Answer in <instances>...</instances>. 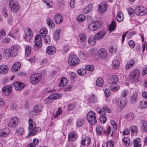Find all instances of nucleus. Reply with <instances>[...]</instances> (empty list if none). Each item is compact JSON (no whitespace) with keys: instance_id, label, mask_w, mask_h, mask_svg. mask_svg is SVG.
Listing matches in <instances>:
<instances>
[{"instance_id":"nucleus-31","label":"nucleus","mask_w":147,"mask_h":147,"mask_svg":"<svg viewBox=\"0 0 147 147\" xmlns=\"http://www.w3.org/2000/svg\"><path fill=\"white\" fill-rule=\"evenodd\" d=\"M93 8V5L92 4H89L86 7L84 10V13L86 14L88 13L90 11H92Z\"/></svg>"},{"instance_id":"nucleus-41","label":"nucleus","mask_w":147,"mask_h":147,"mask_svg":"<svg viewBox=\"0 0 147 147\" xmlns=\"http://www.w3.org/2000/svg\"><path fill=\"white\" fill-rule=\"evenodd\" d=\"M141 123L142 124L144 131L147 132V121L144 120H142L141 121Z\"/></svg>"},{"instance_id":"nucleus-51","label":"nucleus","mask_w":147,"mask_h":147,"mask_svg":"<svg viewBox=\"0 0 147 147\" xmlns=\"http://www.w3.org/2000/svg\"><path fill=\"white\" fill-rule=\"evenodd\" d=\"M119 87L117 85H111L110 86V89L113 91H116L119 89Z\"/></svg>"},{"instance_id":"nucleus-9","label":"nucleus","mask_w":147,"mask_h":147,"mask_svg":"<svg viewBox=\"0 0 147 147\" xmlns=\"http://www.w3.org/2000/svg\"><path fill=\"white\" fill-rule=\"evenodd\" d=\"M42 78V76L40 74L35 73L32 74L30 77L31 83L34 85L37 84Z\"/></svg>"},{"instance_id":"nucleus-3","label":"nucleus","mask_w":147,"mask_h":147,"mask_svg":"<svg viewBox=\"0 0 147 147\" xmlns=\"http://www.w3.org/2000/svg\"><path fill=\"white\" fill-rule=\"evenodd\" d=\"M68 63L71 66H76L79 63V59L77 55H71L69 57Z\"/></svg>"},{"instance_id":"nucleus-62","label":"nucleus","mask_w":147,"mask_h":147,"mask_svg":"<svg viewBox=\"0 0 147 147\" xmlns=\"http://www.w3.org/2000/svg\"><path fill=\"white\" fill-rule=\"evenodd\" d=\"M128 44L130 47L132 48H134L135 46V44L132 40H129L128 42Z\"/></svg>"},{"instance_id":"nucleus-6","label":"nucleus","mask_w":147,"mask_h":147,"mask_svg":"<svg viewBox=\"0 0 147 147\" xmlns=\"http://www.w3.org/2000/svg\"><path fill=\"white\" fill-rule=\"evenodd\" d=\"M140 73V71L138 69L134 70L130 75L131 80L133 82L139 81Z\"/></svg>"},{"instance_id":"nucleus-10","label":"nucleus","mask_w":147,"mask_h":147,"mask_svg":"<svg viewBox=\"0 0 147 147\" xmlns=\"http://www.w3.org/2000/svg\"><path fill=\"white\" fill-rule=\"evenodd\" d=\"M25 34L23 38L26 41L30 42L32 37V32L30 28L26 29L24 30Z\"/></svg>"},{"instance_id":"nucleus-63","label":"nucleus","mask_w":147,"mask_h":147,"mask_svg":"<svg viewBox=\"0 0 147 147\" xmlns=\"http://www.w3.org/2000/svg\"><path fill=\"white\" fill-rule=\"evenodd\" d=\"M2 13L3 15L5 17H6L7 16V10L5 8L2 9Z\"/></svg>"},{"instance_id":"nucleus-28","label":"nucleus","mask_w":147,"mask_h":147,"mask_svg":"<svg viewBox=\"0 0 147 147\" xmlns=\"http://www.w3.org/2000/svg\"><path fill=\"white\" fill-rule=\"evenodd\" d=\"M55 20L57 24H60L62 22L63 18L60 15L57 14L55 16Z\"/></svg>"},{"instance_id":"nucleus-34","label":"nucleus","mask_w":147,"mask_h":147,"mask_svg":"<svg viewBox=\"0 0 147 147\" xmlns=\"http://www.w3.org/2000/svg\"><path fill=\"white\" fill-rule=\"evenodd\" d=\"M116 22L115 21L113 20L111 23L110 24L109 27V29L110 32L114 30L115 28Z\"/></svg>"},{"instance_id":"nucleus-56","label":"nucleus","mask_w":147,"mask_h":147,"mask_svg":"<svg viewBox=\"0 0 147 147\" xmlns=\"http://www.w3.org/2000/svg\"><path fill=\"white\" fill-rule=\"evenodd\" d=\"M128 12L129 14L131 16H133L134 15V11L131 8H128L127 9Z\"/></svg>"},{"instance_id":"nucleus-52","label":"nucleus","mask_w":147,"mask_h":147,"mask_svg":"<svg viewBox=\"0 0 147 147\" xmlns=\"http://www.w3.org/2000/svg\"><path fill=\"white\" fill-rule=\"evenodd\" d=\"M69 50V48L67 45H65L63 47V49L61 50L62 52L63 53H66L68 52Z\"/></svg>"},{"instance_id":"nucleus-40","label":"nucleus","mask_w":147,"mask_h":147,"mask_svg":"<svg viewBox=\"0 0 147 147\" xmlns=\"http://www.w3.org/2000/svg\"><path fill=\"white\" fill-rule=\"evenodd\" d=\"M103 80L102 78H99L96 82V84L98 86L102 87L103 85Z\"/></svg>"},{"instance_id":"nucleus-45","label":"nucleus","mask_w":147,"mask_h":147,"mask_svg":"<svg viewBox=\"0 0 147 147\" xmlns=\"http://www.w3.org/2000/svg\"><path fill=\"white\" fill-rule=\"evenodd\" d=\"M47 24L49 27L50 28H53L55 24L53 21L50 19H47Z\"/></svg>"},{"instance_id":"nucleus-25","label":"nucleus","mask_w":147,"mask_h":147,"mask_svg":"<svg viewBox=\"0 0 147 147\" xmlns=\"http://www.w3.org/2000/svg\"><path fill=\"white\" fill-rule=\"evenodd\" d=\"M21 65L18 62H16L12 67L11 71L12 72H14L19 70L20 67Z\"/></svg>"},{"instance_id":"nucleus-26","label":"nucleus","mask_w":147,"mask_h":147,"mask_svg":"<svg viewBox=\"0 0 147 147\" xmlns=\"http://www.w3.org/2000/svg\"><path fill=\"white\" fill-rule=\"evenodd\" d=\"M105 32L103 30L99 31L95 36L96 39L98 40L102 39L105 35Z\"/></svg>"},{"instance_id":"nucleus-35","label":"nucleus","mask_w":147,"mask_h":147,"mask_svg":"<svg viewBox=\"0 0 147 147\" xmlns=\"http://www.w3.org/2000/svg\"><path fill=\"white\" fill-rule=\"evenodd\" d=\"M61 94L57 93H54L52 94L51 95L49 96V97L51 99H57L61 97Z\"/></svg>"},{"instance_id":"nucleus-39","label":"nucleus","mask_w":147,"mask_h":147,"mask_svg":"<svg viewBox=\"0 0 147 147\" xmlns=\"http://www.w3.org/2000/svg\"><path fill=\"white\" fill-rule=\"evenodd\" d=\"M130 130L131 133L133 135H136L137 132L138 128L135 125H133L131 127Z\"/></svg>"},{"instance_id":"nucleus-7","label":"nucleus","mask_w":147,"mask_h":147,"mask_svg":"<svg viewBox=\"0 0 147 147\" xmlns=\"http://www.w3.org/2000/svg\"><path fill=\"white\" fill-rule=\"evenodd\" d=\"M134 12L136 15L142 16L147 13V9L141 6H138L136 7Z\"/></svg>"},{"instance_id":"nucleus-32","label":"nucleus","mask_w":147,"mask_h":147,"mask_svg":"<svg viewBox=\"0 0 147 147\" xmlns=\"http://www.w3.org/2000/svg\"><path fill=\"white\" fill-rule=\"evenodd\" d=\"M88 100L90 103H95L97 101V98L94 94H91L88 98Z\"/></svg>"},{"instance_id":"nucleus-46","label":"nucleus","mask_w":147,"mask_h":147,"mask_svg":"<svg viewBox=\"0 0 147 147\" xmlns=\"http://www.w3.org/2000/svg\"><path fill=\"white\" fill-rule=\"evenodd\" d=\"M123 141L125 144V146L126 147L128 146L130 142L129 139L127 137H125L123 139Z\"/></svg>"},{"instance_id":"nucleus-11","label":"nucleus","mask_w":147,"mask_h":147,"mask_svg":"<svg viewBox=\"0 0 147 147\" xmlns=\"http://www.w3.org/2000/svg\"><path fill=\"white\" fill-rule=\"evenodd\" d=\"M18 119L15 117L11 119L10 122L8 124V126L11 128H15L18 125Z\"/></svg>"},{"instance_id":"nucleus-30","label":"nucleus","mask_w":147,"mask_h":147,"mask_svg":"<svg viewBox=\"0 0 147 147\" xmlns=\"http://www.w3.org/2000/svg\"><path fill=\"white\" fill-rule=\"evenodd\" d=\"M67 78L65 77L61 79L59 86L60 87H63L67 84Z\"/></svg>"},{"instance_id":"nucleus-58","label":"nucleus","mask_w":147,"mask_h":147,"mask_svg":"<svg viewBox=\"0 0 147 147\" xmlns=\"http://www.w3.org/2000/svg\"><path fill=\"white\" fill-rule=\"evenodd\" d=\"M80 40L82 42H84L86 40V36L85 34H82L80 36Z\"/></svg>"},{"instance_id":"nucleus-50","label":"nucleus","mask_w":147,"mask_h":147,"mask_svg":"<svg viewBox=\"0 0 147 147\" xmlns=\"http://www.w3.org/2000/svg\"><path fill=\"white\" fill-rule=\"evenodd\" d=\"M99 119L100 122L104 123L106 122L107 119L105 116L102 115L100 116Z\"/></svg>"},{"instance_id":"nucleus-8","label":"nucleus","mask_w":147,"mask_h":147,"mask_svg":"<svg viewBox=\"0 0 147 147\" xmlns=\"http://www.w3.org/2000/svg\"><path fill=\"white\" fill-rule=\"evenodd\" d=\"M9 5L11 10L14 13H17L19 10V6L15 0H11L9 2Z\"/></svg>"},{"instance_id":"nucleus-20","label":"nucleus","mask_w":147,"mask_h":147,"mask_svg":"<svg viewBox=\"0 0 147 147\" xmlns=\"http://www.w3.org/2000/svg\"><path fill=\"white\" fill-rule=\"evenodd\" d=\"M127 99L126 97H121L119 100V104L121 106V108H123L125 106L126 102Z\"/></svg>"},{"instance_id":"nucleus-14","label":"nucleus","mask_w":147,"mask_h":147,"mask_svg":"<svg viewBox=\"0 0 147 147\" xmlns=\"http://www.w3.org/2000/svg\"><path fill=\"white\" fill-rule=\"evenodd\" d=\"M96 111L99 113L102 114H105V112L108 113L110 112V110L105 105H104L102 109L100 107H98L96 109Z\"/></svg>"},{"instance_id":"nucleus-37","label":"nucleus","mask_w":147,"mask_h":147,"mask_svg":"<svg viewBox=\"0 0 147 147\" xmlns=\"http://www.w3.org/2000/svg\"><path fill=\"white\" fill-rule=\"evenodd\" d=\"M60 30L59 29H57L54 33V38L56 40H58L59 38Z\"/></svg>"},{"instance_id":"nucleus-61","label":"nucleus","mask_w":147,"mask_h":147,"mask_svg":"<svg viewBox=\"0 0 147 147\" xmlns=\"http://www.w3.org/2000/svg\"><path fill=\"white\" fill-rule=\"evenodd\" d=\"M52 99H51V98L49 97V96L47 98L45 99L44 100L45 102V103L47 104H49L51 102H52Z\"/></svg>"},{"instance_id":"nucleus-18","label":"nucleus","mask_w":147,"mask_h":147,"mask_svg":"<svg viewBox=\"0 0 147 147\" xmlns=\"http://www.w3.org/2000/svg\"><path fill=\"white\" fill-rule=\"evenodd\" d=\"M10 132L9 129L5 128L0 130V137H5L7 136Z\"/></svg>"},{"instance_id":"nucleus-43","label":"nucleus","mask_w":147,"mask_h":147,"mask_svg":"<svg viewBox=\"0 0 147 147\" xmlns=\"http://www.w3.org/2000/svg\"><path fill=\"white\" fill-rule=\"evenodd\" d=\"M86 70L84 69H80L77 71L78 74L81 76L84 75L86 73Z\"/></svg>"},{"instance_id":"nucleus-47","label":"nucleus","mask_w":147,"mask_h":147,"mask_svg":"<svg viewBox=\"0 0 147 147\" xmlns=\"http://www.w3.org/2000/svg\"><path fill=\"white\" fill-rule=\"evenodd\" d=\"M140 106L142 109L147 107V102L144 101H141L140 103Z\"/></svg>"},{"instance_id":"nucleus-57","label":"nucleus","mask_w":147,"mask_h":147,"mask_svg":"<svg viewBox=\"0 0 147 147\" xmlns=\"http://www.w3.org/2000/svg\"><path fill=\"white\" fill-rule=\"evenodd\" d=\"M140 142V140L139 138H137L134 140L132 143L133 145L140 144L139 143Z\"/></svg>"},{"instance_id":"nucleus-48","label":"nucleus","mask_w":147,"mask_h":147,"mask_svg":"<svg viewBox=\"0 0 147 147\" xmlns=\"http://www.w3.org/2000/svg\"><path fill=\"white\" fill-rule=\"evenodd\" d=\"M96 132L98 134H100L103 131L102 127L99 125H97L96 127Z\"/></svg>"},{"instance_id":"nucleus-53","label":"nucleus","mask_w":147,"mask_h":147,"mask_svg":"<svg viewBox=\"0 0 147 147\" xmlns=\"http://www.w3.org/2000/svg\"><path fill=\"white\" fill-rule=\"evenodd\" d=\"M83 120L81 119H78L76 125L78 127H81L83 124Z\"/></svg>"},{"instance_id":"nucleus-17","label":"nucleus","mask_w":147,"mask_h":147,"mask_svg":"<svg viewBox=\"0 0 147 147\" xmlns=\"http://www.w3.org/2000/svg\"><path fill=\"white\" fill-rule=\"evenodd\" d=\"M118 81V78L115 75L111 76L109 79V82L111 84H115L117 83Z\"/></svg>"},{"instance_id":"nucleus-29","label":"nucleus","mask_w":147,"mask_h":147,"mask_svg":"<svg viewBox=\"0 0 147 147\" xmlns=\"http://www.w3.org/2000/svg\"><path fill=\"white\" fill-rule=\"evenodd\" d=\"M135 63V61L134 60H131L128 61L125 66L126 69H129L132 67Z\"/></svg>"},{"instance_id":"nucleus-19","label":"nucleus","mask_w":147,"mask_h":147,"mask_svg":"<svg viewBox=\"0 0 147 147\" xmlns=\"http://www.w3.org/2000/svg\"><path fill=\"white\" fill-rule=\"evenodd\" d=\"M2 90L3 91V94L7 95L11 92L12 88L10 86H5L3 88Z\"/></svg>"},{"instance_id":"nucleus-21","label":"nucleus","mask_w":147,"mask_h":147,"mask_svg":"<svg viewBox=\"0 0 147 147\" xmlns=\"http://www.w3.org/2000/svg\"><path fill=\"white\" fill-rule=\"evenodd\" d=\"M56 51V48L53 46H50L47 47L46 51V53L49 55L54 54Z\"/></svg>"},{"instance_id":"nucleus-42","label":"nucleus","mask_w":147,"mask_h":147,"mask_svg":"<svg viewBox=\"0 0 147 147\" xmlns=\"http://www.w3.org/2000/svg\"><path fill=\"white\" fill-rule=\"evenodd\" d=\"M126 118L129 121L132 120L134 116V115L131 113H129L125 115Z\"/></svg>"},{"instance_id":"nucleus-2","label":"nucleus","mask_w":147,"mask_h":147,"mask_svg":"<svg viewBox=\"0 0 147 147\" xmlns=\"http://www.w3.org/2000/svg\"><path fill=\"white\" fill-rule=\"evenodd\" d=\"M29 128L28 129H32L30 131L28 134L29 136H34L40 131V129L38 127H36L35 123L31 119H28Z\"/></svg>"},{"instance_id":"nucleus-4","label":"nucleus","mask_w":147,"mask_h":147,"mask_svg":"<svg viewBox=\"0 0 147 147\" xmlns=\"http://www.w3.org/2000/svg\"><path fill=\"white\" fill-rule=\"evenodd\" d=\"M101 22L98 21H93L88 25V28L90 31H94L101 27Z\"/></svg>"},{"instance_id":"nucleus-44","label":"nucleus","mask_w":147,"mask_h":147,"mask_svg":"<svg viewBox=\"0 0 147 147\" xmlns=\"http://www.w3.org/2000/svg\"><path fill=\"white\" fill-rule=\"evenodd\" d=\"M31 47L30 46H27L26 48L25 55L26 56H28L30 54Z\"/></svg>"},{"instance_id":"nucleus-64","label":"nucleus","mask_w":147,"mask_h":147,"mask_svg":"<svg viewBox=\"0 0 147 147\" xmlns=\"http://www.w3.org/2000/svg\"><path fill=\"white\" fill-rule=\"evenodd\" d=\"M17 107V106L16 103H13L11 104L10 107V108L13 110L16 109Z\"/></svg>"},{"instance_id":"nucleus-36","label":"nucleus","mask_w":147,"mask_h":147,"mask_svg":"<svg viewBox=\"0 0 147 147\" xmlns=\"http://www.w3.org/2000/svg\"><path fill=\"white\" fill-rule=\"evenodd\" d=\"M86 19V16L83 14L80 15L76 17L77 20L80 22L85 20Z\"/></svg>"},{"instance_id":"nucleus-49","label":"nucleus","mask_w":147,"mask_h":147,"mask_svg":"<svg viewBox=\"0 0 147 147\" xmlns=\"http://www.w3.org/2000/svg\"><path fill=\"white\" fill-rule=\"evenodd\" d=\"M85 69L88 71H92L94 69V66L92 65H87L85 67Z\"/></svg>"},{"instance_id":"nucleus-22","label":"nucleus","mask_w":147,"mask_h":147,"mask_svg":"<svg viewBox=\"0 0 147 147\" xmlns=\"http://www.w3.org/2000/svg\"><path fill=\"white\" fill-rule=\"evenodd\" d=\"M78 137L77 134L75 132L70 133L68 136V140L70 141L74 142L76 140Z\"/></svg>"},{"instance_id":"nucleus-33","label":"nucleus","mask_w":147,"mask_h":147,"mask_svg":"<svg viewBox=\"0 0 147 147\" xmlns=\"http://www.w3.org/2000/svg\"><path fill=\"white\" fill-rule=\"evenodd\" d=\"M123 19V15L122 13L121 12H119L117 15L116 19L118 22H121Z\"/></svg>"},{"instance_id":"nucleus-13","label":"nucleus","mask_w":147,"mask_h":147,"mask_svg":"<svg viewBox=\"0 0 147 147\" xmlns=\"http://www.w3.org/2000/svg\"><path fill=\"white\" fill-rule=\"evenodd\" d=\"M15 89L17 90H20L25 87V84L22 82H16L13 84Z\"/></svg>"},{"instance_id":"nucleus-59","label":"nucleus","mask_w":147,"mask_h":147,"mask_svg":"<svg viewBox=\"0 0 147 147\" xmlns=\"http://www.w3.org/2000/svg\"><path fill=\"white\" fill-rule=\"evenodd\" d=\"M111 132V127L110 126H108V128L107 129V131L104 130L103 132L105 133L106 134L107 136H108L109 134Z\"/></svg>"},{"instance_id":"nucleus-15","label":"nucleus","mask_w":147,"mask_h":147,"mask_svg":"<svg viewBox=\"0 0 147 147\" xmlns=\"http://www.w3.org/2000/svg\"><path fill=\"white\" fill-rule=\"evenodd\" d=\"M18 52V47L15 46L11 47L9 52L10 55L13 57L16 56L17 55Z\"/></svg>"},{"instance_id":"nucleus-38","label":"nucleus","mask_w":147,"mask_h":147,"mask_svg":"<svg viewBox=\"0 0 147 147\" xmlns=\"http://www.w3.org/2000/svg\"><path fill=\"white\" fill-rule=\"evenodd\" d=\"M119 64V62L118 60H114L112 61V65L113 68L115 69L118 68Z\"/></svg>"},{"instance_id":"nucleus-24","label":"nucleus","mask_w":147,"mask_h":147,"mask_svg":"<svg viewBox=\"0 0 147 147\" xmlns=\"http://www.w3.org/2000/svg\"><path fill=\"white\" fill-rule=\"evenodd\" d=\"M8 68L7 65H1L0 66V73L5 74L7 73Z\"/></svg>"},{"instance_id":"nucleus-55","label":"nucleus","mask_w":147,"mask_h":147,"mask_svg":"<svg viewBox=\"0 0 147 147\" xmlns=\"http://www.w3.org/2000/svg\"><path fill=\"white\" fill-rule=\"evenodd\" d=\"M77 75L74 72H71L70 73V79L72 80H74L76 78Z\"/></svg>"},{"instance_id":"nucleus-54","label":"nucleus","mask_w":147,"mask_h":147,"mask_svg":"<svg viewBox=\"0 0 147 147\" xmlns=\"http://www.w3.org/2000/svg\"><path fill=\"white\" fill-rule=\"evenodd\" d=\"M114 142L113 141H109L107 144V147H113L114 146Z\"/></svg>"},{"instance_id":"nucleus-12","label":"nucleus","mask_w":147,"mask_h":147,"mask_svg":"<svg viewBox=\"0 0 147 147\" xmlns=\"http://www.w3.org/2000/svg\"><path fill=\"white\" fill-rule=\"evenodd\" d=\"M42 109V107L40 105L35 106L33 111H30L29 114L32 116H34L38 115L40 112H41Z\"/></svg>"},{"instance_id":"nucleus-1","label":"nucleus","mask_w":147,"mask_h":147,"mask_svg":"<svg viewBox=\"0 0 147 147\" xmlns=\"http://www.w3.org/2000/svg\"><path fill=\"white\" fill-rule=\"evenodd\" d=\"M40 35L37 34L35 37L34 45L33 46L35 50H38L42 46L41 37L44 38L47 33V29L46 28H43L41 29L39 31Z\"/></svg>"},{"instance_id":"nucleus-60","label":"nucleus","mask_w":147,"mask_h":147,"mask_svg":"<svg viewBox=\"0 0 147 147\" xmlns=\"http://www.w3.org/2000/svg\"><path fill=\"white\" fill-rule=\"evenodd\" d=\"M105 93L106 97H109L110 95V91L109 89L108 88H105Z\"/></svg>"},{"instance_id":"nucleus-5","label":"nucleus","mask_w":147,"mask_h":147,"mask_svg":"<svg viewBox=\"0 0 147 147\" xmlns=\"http://www.w3.org/2000/svg\"><path fill=\"white\" fill-rule=\"evenodd\" d=\"M89 123L92 125H95L97 122L95 113L93 111L89 112L86 116Z\"/></svg>"},{"instance_id":"nucleus-23","label":"nucleus","mask_w":147,"mask_h":147,"mask_svg":"<svg viewBox=\"0 0 147 147\" xmlns=\"http://www.w3.org/2000/svg\"><path fill=\"white\" fill-rule=\"evenodd\" d=\"M107 3L105 2H103L100 4L99 6V9L101 12H104L107 10Z\"/></svg>"},{"instance_id":"nucleus-16","label":"nucleus","mask_w":147,"mask_h":147,"mask_svg":"<svg viewBox=\"0 0 147 147\" xmlns=\"http://www.w3.org/2000/svg\"><path fill=\"white\" fill-rule=\"evenodd\" d=\"M98 55L101 59H104L107 57V53L104 49L101 48L100 49Z\"/></svg>"},{"instance_id":"nucleus-27","label":"nucleus","mask_w":147,"mask_h":147,"mask_svg":"<svg viewBox=\"0 0 147 147\" xmlns=\"http://www.w3.org/2000/svg\"><path fill=\"white\" fill-rule=\"evenodd\" d=\"M98 40L95 38V36L94 37L93 36H90L88 39V43L89 44L93 46L96 44V40Z\"/></svg>"}]
</instances>
